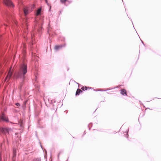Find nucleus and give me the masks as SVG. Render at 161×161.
<instances>
[{
  "mask_svg": "<svg viewBox=\"0 0 161 161\" xmlns=\"http://www.w3.org/2000/svg\"><path fill=\"white\" fill-rule=\"evenodd\" d=\"M36 19L34 29L32 31L31 35L33 39L35 35L38 33L39 34L41 33L42 29V25L44 24V17L43 12L42 10V7L38 8L34 12Z\"/></svg>",
  "mask_w": 161,
  "mask_h": 161,
  "instance_id": "obj_1",
  "label": "nucleus"
},
{
  "mask_svg": "<svg viewBox=\"0 0 161 161\" xmlns=\"http://www.w3.org/2000/svg\"><path fill=\"white\" fill-rule=\"evenodd\" d=\"M17 1L18 4L20 6V8L22 10L25 16H27L35 8L36 6L34 4L25 6L23 3V0H17Z\"/></svg>",
  "mask_w": 161,
  "mask_h": 161,
  "instance_id": "obj_2",
  "label": "nucleus"
},
{
  "mask_svg": "<svg viewBox=\"0 0 161 161\" xmlns=\"http://www.w3.org/2000/svg\"><path fill=\"white\" fill-rule=\"evenodd\" d=\"M27 72V65L25 63H23L20 65L19 71L15 74L14 77L16 79L20 78L24 80L25 78V75Z\"/></svg>",
  "mask_w": 161,
  "mask_h": 161,
  "instance_id": "obj_3",
  "label": "nucleus"
},
{
  "mask_svg": "<svg viewBox=\"0 0 161 161\" xmlns=\"http://www.w3.org/2000/svg\"><path fill=\"white\" fill-rule=\"evenodd\" d=\"M1 3L8 8H11L12 11L14 7V5L11 0H0V3Z\"/></svg>",
  "mask_w": 161,
  "mask_h": 161,
  "instance_id": "obj_4",
  "label": "nucleus"
},
{
  "mask_svg": "<svg viewBox=\"0 0 161 161\" xmlns=\"http://www.w3.org/2000/svg\"><path fill=\"white\" fill-rule=\"evenodd\" d=\"M6 121L9 122V119L7 116L4 113L2 114V115L0 116V121Z\"/></svg>",
  "mask_w": 161,
  "mask_h": 161,
  "instance_id": "obj_5",
  "label": "nucleus"
},
{
  "mask_svg": "<svg viewBox=\"0 0 161 161\" xmlns=\"http://www.w3.org/2000/svg\"><path fill=\"white\" fill-rule=\"evenodd\" d=\"M25 22H26V23L23 27L24 32L25 34H28V25L27 23V22H28V20H26Z\"/></svg>",
  "mask_w": 161,
  "mask_h": 161,
  "instance_id": "obj_6",
  "label": "nucleus"
},
{
  "mask_svg": "<svg viewBox=\"0 0 161 161\" xmlns=\"http://www.w3.org/2000/svg\"><path fill=\"white\" fill-rule=\"evenodd\" d=\"M66 45V44L64 43L63 44L56 45L55 47V49L56 50H58L63 47H65Z\"/></svg>",
  "mask_w": 161,
  "mask_h": 161,
  "instance_id": "obj_7",
  "label": "nucleus"
},
{
  "mask_svg": "<svg viewBox=\"0 0 161 161\" xmlns=\"http://www.w3.org/2000/svg\"><path fill=\"white\" fill-rule=\"evenodd\" d=\"M48 103H49L50 105L51 106H53V107L54 106V103H56V101L55 100H51V99H48Z\"/></svg>",
  "mask_w": 161,
  "mask_h": 161,
  "instance_id": "obj_8",
  "label": "nucleus"
},
{
  "mask_svg": "<svg viewBox=\"0 0 161 161\" xmlns=\"http://www.w3.org/2000/svg\"><path fill=\"white\" fill-rule=\"evenodd\" d=\"M120 93L123 96L127 95V92L125 89H124L120 90Z\"/></svg>",
  "mask_w": 161,
  "mask_h": 161,
  "instance_id": "obj_9",
  "label": "nucleus"
},
{
  "mask_svg": "<svg viewBox=\"0 0 161 161\" xmlns=\"http://www.w3.org/2000/svg\"><path fill=\"white\" fill-rule=\"evenodd\" d=\"M83 92V91H81V89L79 88L77 89L75 93V95L76 96L79 95L80 93Z\"/></svg>",
  "mask_w": 161,
  "mask_h": 161,
  "instance_id": "obj_10",
  "label": "nucleus"
},
{
  "mask_svg": "<svg viewBox=\"0 0 161 161\" xmlns=\"http://www.w3.org/2000/svg\"><path fill=\"white\" fill-rule=\"evenodd\" d=\"M3 130L5 132L7 133L8 134L9 133V131L11 130V129L10 128H4Z\"/></svg>",
  "mask_w": 161,
  "mask_h": 161,
  "instance_id": "obj_11",
  "label": "nucleus"
},
{
  "mask_svg": "<svg viewBox=\"0 0 161 161\" xmlns=\"http://www.w3.org/2000/svg\"><path fill=\"white\" fill-rule=\"evenodd\" d=\"M129 131V129H128L127 131H125L124 133V134L125 135V137L127 138L128 139L129 135L128 134V132Z\"/></svg>",
  "mask_w": 161,
  "mask_h": 161,
  "instance_id": "obj_12",
  "label": "nucleus"
},
{
  "mask_svg": "<svg viewBox=\"0 0 161 161\" xmlns=\"http://www.w3.org/2000/svg\"><path fill=\"white\" fill-rule=\"evenodd\" d=\"M117 88V87H114V88H109V89H107L106 90H97V91H95V89H94V91H96V92H97V91L103 92V91H106L109 90H111V89H115V88Z\"/></svg>",
  "mask_w": 161,
  "mask_h": 161,
  "instance_id": "obj_13",
  "label": "nucleus"
},
{
  "mask_svg": "<svg viewBox=\"0 0 161 161\" xmlns=\"http://www.w3.org/2000/svg\"><path fill=\"white\" fill-rule=\"evenodd\" d=\"M6 16L8 18L9 17L10 15V14L9 12L7 10L6 11H5L4 12Z\"/></svg>",
  "mask_w": 161,
  "mask_h": 161,
  "instance_id": "obj_14",
  "label": "nucleus"
},
{
  "mask_svg": "<svg viewBox=\"0 0 161 161\" xmlns=\"http://www.w3.org/2000/svg\"><path fill=\"white\" fill-rule=\"evenodd\" d=\"M81 89L82 90V91H85L87 90L88 87L85 86H83L81 87Z\"/></svg>",
  "mask_w": 161,
  "mask_h": 161,
  "instance_id": "obj_15",
  "label": "nucleus"
},
{
  "mask_svg": "<svg viewBox=\"0 0 161 161\" xmlns=\"http://www.w3.org/2000/svg\"><path fill=\"white\" fill-rule=\"evenodd\" d=\"M32 161H41V159L40 158H35Z\"/></svg>",
  "mask_w": 161,
  "mask_h": 161,
  "instance_id": "obj_16",
  "label": "nucleus"
},
{
  "mask_svg": "<svg viewBox=\"0 0 161 161\" xmlns=\"http://www.w3.org/2000/svg\"><path fill=\"white\" fill-rule=\"evenodd\" d=\"M68 0H60L61 3H65Z\"/></svg>",
  "mask_w": 161,
  "mask_h": 161,
  "instance_id": "obj_17",
  "label": "nucleus"
},
{
  "mask_svg": "<svg viewBox=\"0 0 161 161\" xmlns=\"http://www.w3.org/2000/svg\"><path fill=\"white\" fill-rule=\"evenodd\" d=\"M15 104L17 106H19L20 105V103H15Z\"/></svg>",
  "mask_w": 161,
  "mask_h": 161,
  "instance_id": "obj_18",
  "label": "nucleus"
},
{
  "mask_svg": "<svg viewBox=\"0 0 161 161\" xmlns=\"http://www.w3.org/2000/svg\"><path fill=\"white\" fill-rule=\"evenodd\" d=\"M91 125V127H92V123H90V124L88 125V127L89 128V130H91V128H90V127H89V125Z\"/></svg>",
  "mask_w": 161,
  "mask_h": 161,
  "instance_id": "obj_19",
  "label": "nucleus"
},
{
  "mask_svg": "<svg viewBox=\"0 0 161 161\" xmlns=\"http://www.w3.org/2000/svg\"><path fill=\"white\" fill-rule=\"evenodd\" d=\"M140 40H141V42H142V44L144 45V46H145V44L142 41L141 39H140Z\"/></svg>",
  "mask_w": 161,
  "mask_h": 161,
  "instance_id": "obj_20",
  "label": "nucleus"
},
{
  "mask_svg": "<svg viewBox=\"0 0 161 161\" xmlns=\"http://www.w3.org/2000/svg\"><path fill=\"white\" fill-rule=\"evenodd\" d=\"M86 131H85L83 133V134L82 135V136H83L84 135H85L86 134Z\"/></svg>",
  "mask_w": 161,
  "mask_h": 161,
  "instance_id": "obj_21",
  "label": "nucleus"
},
{
  "mask_svg": "<svg viewBox=\"0 0 161 161\" xmlns=\"http://www.w3.org/2000/svg\"><path fill=\"white\" fill-rule=\"evenodd\" d=\"M51 40L50 39V38H49V43H51Z\"/></svg>",
  "mask_w": 161,
  "mask_h": 161,
  "instance_id": "obj_22",
  "label": "nucleus"
},
{
  "mask_svg": "<svg viewBox=\"0 0 161 161\" xmlns=\"http://www.w3.org/2000/svg\"><path fill=\"white\" fill-rule=\"evenodd\" d=\"M45 1H46V3H47V4L48 5H48V2H47V0H45Z\"/></svg>",
  "mask_w": 161,
  "mask_h": 161,
  "instance_id": "obj_23",
  "label": "nucleus"
},
{
  "mask_svg": "<svg viewBox=\"0 0 161 161\" xmlns=\"http://www.w3.org/2000/svg\"><path fill=\"white\" fill-rule=\"evenodd\" d=\"M139 102L140 103V104L141 105H143V104L141 103V101H139Z\"/></svg>",
  "mask_w": 161,
  "mask_h": 161,
  "instance_id": "obj_24",
  "label": "nucleus"
},
{
  "mask_svg": "<svg viewBox=\"0 0 161 161\" xmlns=\"http://www.w3.org/2000/svg\"><path fill=\"white\" fill-rule=\"evenodd\" d=\"M39 143H40V146H41V148L42 149V146L41 145V142H39Z\"/></svg>",
  "mask_w": 161,
  "mask_h": 161,
  "instance_id": "obj_25",
  "label": "nucleus"
},
{
  "mask_svg": "<svg viewBox=\"0 0 161 161\" xmlns=\"http://www.w3.org/2000/svg\"><path fill=\"white\" fill-rule=\"evenodd\" d=\"M88 87V89H92V87Z\"/></svg>",
  "mask_w": 161,
  "mask_h": 161,
  "instance_id": "obj_26",
  "label": "nucleus"
},
{
  "mask_svg": "<svg viewBox=\"0 0 161 161\" xmlns=\"http://www.w3.org/2000/svg\"><path fill=\"white\" fill-rule=\"evenodd\" d=\"M0 161H2V158L0 156Z\"/></svg>",
  "mask_w": 161,
  "mask_h": 161,
  "instance_id": "obj_27",
  "label": "nucleus"
},
{
  "mask_svg": "<svg viewBox=\"0 0 161 161\" xmlns=\"http://www.w3.org/2000/svg\"><path fill=\"white\" fill-rule=\"evenodd\" d=\"M76 83L77 84H78V86H79L80 84H79V83H78L76 82Z\"/></svg>",
  "mask_w": 161,
  "mask_h": 161,
  "instance_id": "obj_28",
  "label": "nucleus"
},
{
  "mask_svg": "<svg viewBox=\"0 0 161 161\" xmlns=\"http://www.w3.org/2000/svg\"><path fill=\"white\" fill-rule=\"evenodd\" d=\"M22 85H21L20 86V89H21L22 87Z\"/></svg>",
  "mask_w": 161,
  "mask_h": 161,
  "instance_id": "obj_29",
  "label": "nucleus"
},
{
  "mask_svg": "<svg viewBox=\"0 0 161 161\" xmlns=\"http://www.w3.org/2000/svg\"><path fill=\"white\" fill-rule=\"evenodd\" d=\"M62 10H61L60 11V13H59V14H60L62 12Z\"/></svg>",
  "mask_w": 161,
  "mask_h": 161,
  "instance_id": "obj_30",
  "label": "nucleus"
},
{
  "mask_svg": "<svg viewBox=\"0 0 161 161\" xmlns=\"http://www.w3.org/2000/svg\"><path fill=\"white\" fill-rule=\"evenodd\" d=\"M69 68L68 67L67 68V71H68L69 70Z\"/></svg>",
  "mask_w": 161,
  "mask_h": 161,
  "instance_id": "obj_31",
  "label": "nucleus"
},
{
  "mask_svg": "<svg viewBox=\"0 0 161 161\" xmlns=\"http://www.w3.org/2000/svg\"><path fill=\"white\" fill-rule=\"evenodd\" d=\"M65 38H64V39H63V40H62V41H65Z\"/></svg>",
  "mask_w": 161,
  "mask_h": 161,
  "instance_id": "obj_32",
  "label": "nucleus"
},
{
  "mask_svg": "<svg viewBox=\"0 0 161 161\" xmlns=\"http://www.w3.org/2000/svg\"><path fill=\"white\" fill-rule=\"evenodd\" d=\"M130 20H131V21L132 23V24H133V22H132V19H130Z\"/></svg>",
  "mask_w": 161,
  "mask_h": 161,
  "instance_id": "obj_33",
  "label": "nucleus"
},
{
  "mask_svg": "<svg viewBox=\"0 0 161 161\" xmlns=\"http://www.w3.org/2000/svg\"><path fill=\"white\" fill-rule=\"evenodd\" d=\"M97 108H96V109L95 110V111H94V112H95L97 110Z\"/></svg>",
  "mask_w": 161,
  "mask_h": 161,
  "instance_id": "obj_34",
  "label": "nucleus"
},
{
  "mask_svg": "<svg viewBox=\"0 0 161 161\" xmlns=\"http://www.w3.org/2000/svg\"><path fill=\"white\" fill-rule=\"evenodd\" d=\"M80 85V86H82V85Z\"/></svg>",
  "mask_w": 161,
  "mask_h": 161,
  "instance_id": "obj_35",
  "label": "nucleus"
},
{
  "mask_svg": "<svg viewBox=\"0 0 161 161\" xmlns=\"http://www.w3.org/2000/svg\"><path fill=\"white\" fill-rule=\"evenodd\" d=\"M35 81H36V80H35Z\"/></svg>",
  "mask_w": 161,
  "mask_h": 161,
  "instance_id": "obj_36",
  "label": "nucleus"
},
{
  "mask_svg": "<svg viewBox=\"0 0 161 161\" xmlns=\"http://www.w3.org/2000/svg\"><path fill=\"white\" fill-rule=\"evenodd\" d=\"M59 153L58 154V157H59Z\"/></svg>",
  "mask_w": 161,
  "mask_h": 161,
  "instance_id": "obj_37",
  "label": "nucleus"
},
{
  "mask_svg": "<svg viewBox=\"0 0 161 161\" xmlns=\"http://www.w3.org/2000/svg\"><path fill=\"white\" fill-rule=\"evenodd\" d=\"M74 82H75V83H76V81H74Z\"/></svg>",
  "mask_w": 161,
  "mask_h": 161,
  "instance_id": "obj_38",
  "label": "nucleus"
},
{
  "mask_svg": "<svg viewBox=\"0 0 161 161\" xmlns=\"http://www.w3.org/2000/svg\"><path fill=\"white\" fill-rule=\"evenodd\" d=\"M46 106H47V104L46 103Z\"/></svg>",
  "mask_w": 161,
  "mask_h": 161,
  "instance_id": "obj_39",
  "label": "nucleus"
},
{
  "mask_svg": "<svg viewBox=\"0 0 161 161\" xmlns=\"http://www.w3.org/2000/svg\"><path fill=\"white\" fill-rule=\"evenodd\" d=\"M102 101H101V102H102Z\"/></svg>",
  "mask_w": 161,
  "mask_h": 161,
  "instance_id": "obj_40",
  "label": "nucleus"
},
{
  "mask_svg": "<svg viewBox=\"0 0 161 161\" xmlns=\"http://www.w3.org/2000/svg\"><path fill=\"white\" fill-rule=\"evenodd\" d=\"M144 108H145V106L144 105Z\"/></svg>",
  "mask_w": 161,
  "mask_h": 161,
  "instance_id": "obj_41",
  "label": "nucleus"
},
{
  "mask_svg": "<svg viewBox=\"0 0 161 161\" xmlns=\"http://www.w3.org/2000/svg\"><path fill=\"white\" fill-rule=\"evenodd\" d=\"M98 90H95V91H97Z\"/></svg>",
  "mask_w": 161,
  "mask_h": 161,
  "instance_id": "obj_42",
  "label": "nucleus"
}]
</instances>
